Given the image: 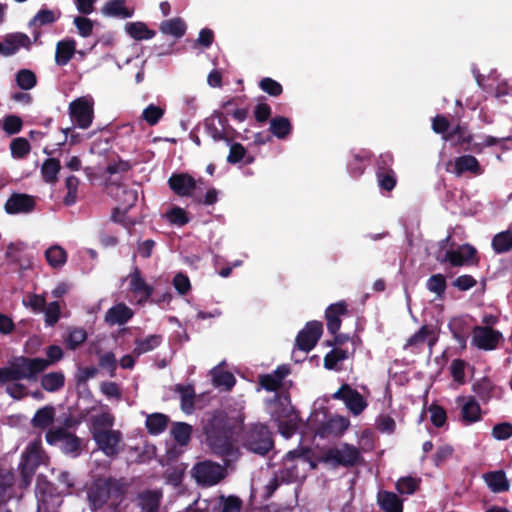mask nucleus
Instances as JSON below:
<instances>
[{
	"mask_svg": "<svg viewBox=\"0 0 512 512\" xmlns=\"http://www.w3.org/2000/svg\"><path fill=\"white\" fill-rule=\"evenodd\" d=\"M206 441L212 451L219 456H230L234 451V427L227 415L216 411L204 426Z\"/></svg>",
	"mask_w": 512,
	"mask_h": 512,
	"instance_id": "1",
	"label": "nucleus"
},
{
	"mask_svg": "<svg viewBox=\"0 0 512 512\" xmlns=\"http://www.w3.org/2000/svg\"><path fill=\"white\" fill-rule=\"evenodd\" d=\"M45 371V362L42 358L15 356L7 366L0 368V387L8 382L27 380L35 382L40 373Z\"/></svg>",
	"mask_w": 512,
	"mask_h": 512,
	"instance_id": "2",
	"label": "nucleus"
},
{
	"mask_svg": "<svg viewBox=\"0 0 512 512\" xmlns=\"http://www.w3.org/2000/svg\"><path fill=\"white\" fill-rule=\"evenodd\" d=\"M124 494V484L113 477L94 481L87 491L90 507L94 511L103 508L110 497L118 499Z\"/></svg>",
	"mask_w": 512,
	"mask_h": 512,
	"instance_id": "3",
	"label": "nucleus"
},
{
	"mask_svg": "<svg viewBox=\"0 0 512 512\" xmlns=\"http://www.w3.org/2000/svg\"><path fill=\"white\" fill-rule=\"evenodd\" d=\"M203 126L207 135L215 142L225 141L229 144L237 134L236 130L229 125L225 113L219 110L213 111L210 116L206 117Z\"/></svg>",
	"mask_w": 512,
	"mask_h": 512,
	"instance_id": "4",
	"label": "nucleus"
},
{
	"mask_svg": "<svg viewBox=\"0 0 512 512\" xmlns=\"http://www.w3.org/2000/svg\"><path fill=\"white\" fill-rule=\"evenodd\" d=\"M363 458L359 448L348 443H342L340 446L327 449L322 461L330 463L333 466H342L345 468L354 467L362 462Z\"/></svg>",
	"mask_w": 512,
	"mask_h": 512,
	"instance_id": "5",
	"label": "nucleus"
},
{
	"mask_svg": "<svg viewBox=\"0 0 512 512\" xmlns=\"http://www.w3.org/2000/svg\"><path fill=\"white\" fill-rule=\"evenodd\" d=\"M244 441L250 451L262 456L274 447L272 432L262 423L251 425L246 431Z\"/></svg>",
	"mask_w": 512,
	"mask_h": 512,
	"instance_id": "6",
	"label": "nucleus"
},
{
	"mask_svg": "<svg viewBox=\"0 0 512 512\" xmlns=\"http://www.w3.org/2000/svg\"><path fill=\"white\" fill-rule=\"evenodd\" d=\"M276 409L273 416L278 421V427L282 435L286 437L292 436L297 429V414L294 408L290 405V396L286 395H275Z\"/></svg>",
	"mask_w": 512,
	"mask_h": 512,
	"instance_id": "7",
	"label": "nucleus"
},
{
	"mask_svg": "<svg viewBox=\"0 0 512 512\" xmlns=\"http://www.w3.org/2000/svg\"><path fill=\"white\" fill-rule=\"evenodd\" d=\"M192 476L199 485L210 487L225 478L226 469L218 463L205 460L194 465Z\"/></svg>",
	"mask_w": 512,
	"mask_h": 512,
	"instance_id": "8",
	"label": "nucleus"
},
{
	"mask_svg": "<svg viewBox=\"0 0 512 512\" xmlns=\"http://www.w3.org/2000/svg\"><path fill=\"white\" fill-rule=\"evenodd\" d=\"M477 250L470 244H463L458 246L457 249H450L445 252L439 251L436 255V260L441 263H449L452 267H462L471 264H476Z\"/></svg>",
	"mask_w": 512,
	"mask_h": 512,
	"instance_id": "9",
	"label": "nucleus"
},
{
	"mask_svg": "<svg viewBox=\"0 0 512 512\" xmlns=\"http://www.w3.org/2000/svg\"><path fill=\"white\" fill-rule=\"evenodd\" d=\"M71 121L81 129H87L94 118L93 103L84 97H79L69 104Z\"/></svg>",
	"mask_w": 512,
	"mask_h": 512,
	"instance_id": "10",
	"label": "nucleus"
},
{
	"mask_svg": "<svg viewBox=\"0 0 512 512\" xmlns=\"http://www.w3.org/2000/svg\"><path fill=\"white\" fill-rule=\"evenodd\" d=\"M323 333V325L320 321L307 322L305 327L298 332L295 346L304 352L311 351L317 344Z\"/></svg>",
	"mask_w": 512,
	"mask_h": 512,
	"instance_id": "11",
	"label": "nucleus"
},
{
	"mask_svg": "<svg viewBox=\"0 0 512 512\" xmlns=\"http://www.w3.org/2000/svg\"><path fill=\"white\" fill-rule=\"evenodd\" d=\"M332 397L343 401L354 415H359L367 406L364 397L346 383L342 384Z\"/></svg>",
	"mask_w": 512,
	"mask_h": 512,
	"instance_id": "12",
	"label": "nucleus"
},
{
	"mask_svg": "<svg viewBox=\"0 0 512 512\" xmlns=\"http://www.w3.org/2000/svg\"><path fill=\"white\" fill-rule=\"evenodd\" d=\"M36 207L35 197L25 193H12L4 205L7 214H28Z\"/></svg>",
	"mask_w": 512,
	"mask_h": 512,
	"instance_id": "13",
	"label": "nucleus"
},
{
	"mask_svg": "<svg viewBox=\"0 0 512 512\" xmlns=\"http://www.w3.org/2000/svg\"><path fill=\"white\" fill-rule=\"evenodd\" d=\"M93 439L98 448L108 457H113L118 454V445L121 442L122 436L118 430L97 431L93 433Z\"/></svg>",
	"mask_w": 512,
	"mask_h": 512,
	"instance_id": "14",
	"label": "nucleus"
},
{
	"mask_svg": "<svg viewBox=\"0 0 512 512\" xmlns=\"http://www.w3.org/2000/svg\"><path fill=\"white\" fill-rule=\"evenodd\" d=\"M502 339V334L488 326H476L473 330L472 343L482 350H493Z\"/></svg>",
	"mask_w": 512,
	"mask_h": 512,
	"instance_id": "15",
	"label": "nucleus"
},
{
	"mask_svg": "<svg viewBox=\"0 0 512 512\" xmlns=\"http://www.w3.org/2000/svg\"><path fill=\"white\" fill-rule=\"evenodd\" d=\"M198 181L188 173H173L168 179L169 188L180 197L194 196L192 193L197 187Z\"/></svg>",
	"mask_w": 512,
	"mask_h": 512,
	"instance_id": "16",
	"label": "nucleus"
},
{
	"mask_svg": "<svg viewBox=\"0 0 512 512\" xmlns=\"http://www.w3.org/2000/svg\"><path fill=\"white\" fill-rule=\"evenodd\" d=\"M348 305L344 300L329 305L325 310L327 330L330 334H336L341 327V317L348 315Z\"/></svg>",
	"mask_w": 512,
	"mask_h": 512,
	"instance_id": "17",
	"label": "nucleus"
},
{
	"mask_svg": "<svg viewBox=\"0 0 512 512\" xmlns=\"http://www.w3.org/2000/svg\"><path fill=\"white\" fill-rule=\"evenodd\" d=\"M443 139L450 141L454 147L470 152H472V149H467V147H473L475 143L474 137L467 126L461 124H457L449 133L444 135Z\"/></svg>",
	"mask_w": 512,
	"mask_h": 512,
	"instance_id": "18",
	"label": "nucleus"
},
{
	"mask_svg": "<svg viewBox=\"0 0 512 512\" xmlns=\"http://www.w3.org/2000/svg\"><path fill=\"white\" fill-rule=\"evenodd\" d=\"M290 374L288 365H279L272 373L259 375L260 386L269 392H275L282 387L283 380Z\"/></svg>",
	"mask_w": 512,
	"mask_h": 512,
	"instance_id": "19",
	"label": "nucleus"
},
{
	"mask_svg": "<svg viewBox=\"0 0 512 512\" xmlns=\"http://www.w3.org/2000/svg\"><path fill=\"white\" fill-rule=\"evenodd\" d=\"M482 479L489 490L495 494L505 493L510 490V481L506 476V472L502 469L485 472L482 475Z\"/></svg>",
	"mask_w": 512,
	"mask_h": 512,
	"instance_id": "20",
	"label": "nucleus"
},
{
	"mask_svg": "<svg viewBox=\"0 0 512 512\" xmlns=\"http://www.w3.org/2000/svg\"><path fill=\"white\" fill-rule=\"evenodd\" d=\"M129 280L130 291L140 297L139 302L146 301L152 296L154 289L147 284L138 267L129 274Z\"/></svg>",
	"mask_w": 512,
	"mask_h": 512,
	"instance_id": "21",
	"label": "nucleus"
},
{
	"mask_svg": "<svg viewBox=\"0 0 512 512\" xmlns=\"http://www.w3.org/2000/svg\"><path fill=\"white\" fill-rule=\"evenodd\" d=\"M456 402H464L461 407V420L463 423L472 424L481 420V407L474 396H469L467 399L460 396Z\"/></svg>",
	"mask_w": 512,
	"mask_h": 512,
	"instance_id": "22",
	"label": "nucleus"
},
{
	"mask_svg": "<svg viewBox=\"0 0 512 512\" xmlns=\"http://www.w3.org/2000/svg\"><path fill=\"white\" fill-rule=\"evenodd\" d=\"M349 422L346 418L341 416L331 417L325 422H322L317 428V435L321 438L329 436L341 435L347 428Z\"/></svg>",
	"mask_w": 512,
	"mask_h": 512,
	"instance_id": "23",
	"label": "nucleus"
},
{
	"mask_svg": "<svg viewBox=\"0 0 512 512\" xmlns=\"http://www.w3.org/2000/svg\"><path fill=\"white\" fill-rule=\"evenodd\" d=\"M483 169L476 157L472 155H462L455 159L453 173L460 177L465 173H471L475 176L481 175Z\"/></svg>",
	"mask_w": 512,
	"mask_h": 512,
	"instance_id": "24",
	"label": "nucleus"
},
{
	"mask_svg": "<svg viewBox=\"0 0 512 512\" xmlns=\"http://www.w3.org/2000/svg\"><path fill=\"white\" fill-rule=\"evenodd\" d=\"M162 493L158 490H145L138 494L137 505L140 512H160Z\"/></svg>",
	"mask_w": 512,
	"mask_h": 512,
	"instance_id": "25",
	"label": "nucleus"
},
{
	"mask_svg": "<svg viewBox=\"0 0 512 512\" xmlns=\"http://www.w3.org/2000/svg\"><path fill=\"white\" fill-rule=\"evenodd\" d=\"M472 391L484 404L488 403L500 391L493 381L488 377H482L472 384Z\"/></svg>",
	"mask_w": 512,
	"mask_h": 512,
	"instance_id": "26",
	"label": "nucleus"
},
{
	"mask_svg": "<svg viewBox=\"0 0 512 512\" xmlns=\"http://www.w3.org/2000/svg\"><path fill=\"white\" fill-rule=\"evenodd\" d=\"M133 317V311L124 303H119L107 310L105 321L109 325H123Z\"/></svg>",
	"mask_w": 512,
	"mask_h": 512,
	"instance_id": "27",
	"label": "nucleus"
},
{
	"mask_svg": "<svg viewBox=\"0 0 512 512\" xmlns=\"http://www.w3.org/2000/svg\"><path fill=\"white\" fill-rule=\"evenodd\" d=\"M55 419V408L51 405L44 406L36 411L31 425L36 429H46L53 424Z\"/></svg>",
	"mask_w": 512,
	"mask_h": 512,
	"instance_id": "28",
	"label": "nucleus"
},
{
	"mask_svg": "<svg viewBox=\"0 0 512 512\" xmlns=\"http://www.w3.org/2000/svg\"><path fill=\"white\" fill-rule=\"evenodd\" d=\"M76 43L74 40L59 41L56 45L55 62L58 66H65L75 54Z\"/></svg>",
	"mask_w": 512,
	"mask_h": 512,
	"instance_id": "29",
	"label": "nucleus"
},
{
	"mask_svg": "<svg viewBox=\"0 0 512 512\" xmlns=\"http://www.w3.org/2000/svg\"><path fill=\"white\" fill-rule=\"evenodd\" d=\"M293 130L290 120L284 116L271 118L269 131L278 139H286Z\"/></svg>",
	"mask_w": 512,
	"mask_h": 512,
	"instance_id": "30",
	"label": "nucleus"
},
{
	"mask_svg": "<svg viewBox=\"0 0 512 512\" xmlns=\"http://www.w3.org/2000/svg\"><path fill=\"white\" fill-rule=\"evenodd\" d=\"M379 505L385 512H402L403 501L394 492L383 491L378 496Z\"/></svg>",
	"mask_w": 512,
	"mask_h": 512,
	"instance_id": "31",
	"label": "nucleus"
},
{
	"mask_svg": "<svg viewBox=\"0 0 512 512\" xmlns=\"http://www.w3.org/2000/svg\"><path fill=\"white\" fill-rule=\"evenodd\" d=\"M159 30L166 35H171L176 39L183 37L186 33V23L179 17L161 22Z\"/></svg>",
	"mask_w": 512,
	"mask_h": 512,
	"instance_id": "32",
	"label": "nucleus"
},
{
	"mask_svg": "<svg viewBox=\"0 0 512 512\" xmlns=\"http://www.w3.org/2000/svg\"><path fill=\"white\" fill-rule=\"evenodd\" d=\"M161 343L162 336L158 334L149 335L144 339L137 338L134 341L135 347L133 349V354L140 356L156 349Z\"/></svg>",
	"mask_w": 512,
	"mask_h": 512,
	"instance_id": "33",
	"label": "nucleus"
},
{
	"mask_svg": "<svg viewBox=\"0 0 512 512\" xmlns=\"http://www.w3.org/2000/svg\"><path fill=\"white\" fill-rule=\"evenodd\" d=\"M436 340L433 329L427 325H423L416 333L407 339L404 348L409 346H418L425 342H428V344L432 346L435 344Z\"/></svg>",
	"mask_w": 512,
	"mask_h": 512,
	"instance_id": "34",
	"label": "nucleus"
},
{
	"mask_svg": "<svg viewBox=\"0 0 512 512\" xmlns=\"http://www.w3.org/2000/svg\"><path fill=\"white\" fill-rule=\"evenodd\" d=\"M41 387L47 392H56L64 387L65 376L61 371L44 374L40 379Z\"/></svg>",
	"mask_w": 512,
	"mask_h": 512,
	"instance_id": "35",
	"label": "nucleus"
},
{
	"mask_svg": "<svg viewBox=\"0 0 512 512\" xmlns=\"http://www.w3.org/2000/svg\"><path fill=\"white\" fill-rule=\"evenodd\" d=\"M175 391L179 393L181 398V409L185 413H191L194 409V399L196 396L195 389L193 385H182L177 384L175 386Z\"/></svg>",
	"mask_w": 512,
	"mask_h": 512,
	"instance_id": "36",
	"label": "nucleus"
},
{
	"mask_svg": "<svg viewBox=\"0 0 512 512\" xmlns=\"http://www.w3.org/2000/svg\"><path fill=\"white\" fill-rule=\"evenodd\" d=\"M61 170L60 161L56 158H47L41 167V175L44 182L55 184L58 181V174Z\"/></svg>",
	"mask_w": 512,
	"mask_h": 512,
	"instance_id": "37",
	"label": "nucleus"
},
{
	"mask_svg": "<svg viewBox=\"0 0 512 512\" xmlns=\"http://www.w3.org/2000/svg\"><path fill=\"white\" fill-rule=\"evenodd\" d=\"M491 246L496 254H504L512 251V231L506 230L495 234Z\"/></svg>",
	"mask_w": 512,
	"mask_h": 512,
	"instance_id": "38",
	"label": "nucleus"
},
{
	"mask_svg": "<svg viewBox=\"0 0 512 512\" xmlns=\"http://www.w3.org/2000/svg\"><path fill=\"white\" fill-rule=\"evenodd\" d=\"M126 32L134 40H147L155 36V31L147 27L143 22H130L125 26Z\"/></svg>",
	"mask_w": 512,
	"mask_h": 512,
	"instance_id": "39",
	"label": "nucleus"
},
{
	"mask_svg": "<svg viewBox=\"0 0 512 512\" xmlns=\"http://www.w3.org/2000/svg\"><path fill=\"white\" fill-rule=\"evenodd\" d=\"M169 418L162 413H153L146 418V428L149 434L158 435L168 426Z\"/></svg>",
	"mask_w": 512,
	"mask_h": 512,
	"instance_id": "40",
	"label": "nucleus"
},
{
	"mask_svg": "<svg viewBox=\"0 0 512 512\" xmlns=\"http://www.w3.org/2000/svg\"><path fill=\"white\" fill-rule=\"evenodd\" d=\"M126 0H111L102 8V13L107 16L130 18L133 11L125 7Z\"/></svg>",
	"mask_w": 512,
	"mask_h": 512,
	"instance_id": "41",
	"label": "nucleus"
},
{
	"mask_svg": "<svg viewBox=\"0 0 512 512\" xmlns=\"http://www.w3.org/2000/svg\"><path fill=\"white\" fill-rule=\"evenodd\" d=\"M300 457L297 451H289L285 455L284 469L281 471V478L287 482H294L298 479V467L293 461Z\"/></svg>",
	"mask_w": 512,
	"mask_h": 512,
	"instance_id": "42",
	"label": "nucleus"
},
{
	"mask_svg": "<svg viewBox=\"0 0 512 512\" xmlns=\"http://www.w3.org/2000/svg\"><path fill=\"white\" fill-rule=\"evenodd\" d=\"M171 434L177 444L186 446L191 440L192 426L186 422H176L172 426Z\"/></svg>",
	"mask_w": 512,
	"mask_h": 512,
	"instance_id": "43",
	"label": "nucleus"
},
{
	"mask_svg": "<svg viewBox=\"0 0 512 512\" xmlns=\"http://www.w3.org/2000/svg\"><path fill=\"white\" fill-rule=\"evenodd\" d=\"M115 418L114 416L108 412H102L99 415L93 416L91 418V433L97 431H108L114 425Z\"/></svg>",
	"mask_w": 512,
	"mask_h": 512,
	"instance_id": "44",
	"label": "nucleus"
},
{
	"mask_svg": "<svg viewBox=\"0 0 512 512\" xmlns=\"http://www.w3.org/2000/svg\"><path fill=\"white\" fill-rule=\"evenodd\" d=\"M45 258L53 268H61L67 261V253L62 247L54 245L45 251Z\"/></svg>",
	"mask_w": 512,
	"mask_h": 512,
	"instance_id": "45",
	"label": "nucleus"
},
{
	"mask_svg": "<svg viewBox=\"0 0 512 512\" xmlns=\"http://www.w3.org/2000/svg\"><path fill=\"white\" fill-rule=\"evenodd\" d=\"M376 179L381 190L391 192L397 184V175L394 169L376 171Z\"/></svg>",
	"mask_w": 512,
	"mask_h": 512,
	"instance_id": "46",
	"label": "nucleus"
},
{
	"mask_svg": "<svg viewBox=\"0 0 512 512\" xmlns=\"http://www.w3.org/2000/svg\"><path fill=\"white\" fill-rule=\"evenodd\" d=\"M349 358L347 350L335 347L324 357V367L327 370H336L337 364Z\"/></svg>",
	"mask_w": 512,
	"mask_h": 512,
	"instance_id": "47",
	"label": "nucleus"
},
{
	"mask_svg": "<svg viewBox=\"0 0 512 512\" xmlns=\"http://www.w3.org/2000/svg\"><path fill=\"white\" fill-rule=\"evenodd\" d=\"M421 479L412 476L401 477L396 482V490L400 494H414L420 487Z\"/></svg>",
	"mask_w": 512,
	"mask_h": 512,
	"instance_id": "48",
	"label": "nucleus"
},
{
	"mask_svg": "<svg viewBox=\"0 0 512 512\" xmlns=\"http://www.w3.org/2000/svg\"><path fill=\"white\" fill-rule=\"evenodd\" d=\"M370 158L368 153L360 154L356 153L353 155V159L348 163V171L354 178L360 177L366 168L365 161Z\"/></svg>",
	"mask_w": 512,
	"mask_h": 512,
	"instance_id": "49",
	"label": "nucleus"
},
{
	"mask_svg": "<svg viewBox=\"0 0 512 512\" xmlns=\"http://www.w3.org/2000/svg\"><path fill=\"white\" fill-rule=\"evenodd\" d=\"M10 150L13 158L23 159L30 153L31 146L26 138L17 137L11 141Z\"/></svg>",
	"mask_w": 512,
	"mask_h": 512,
	"instance_id": "50",
	"label": "nucleus"
},
{
	"mask_svg": "<svg viewBox=\"0 0 512 512\" xmlns=\"http://www.w3.org/2000/svg\"><path fill=\"white\" fill-rule=\"evenodd\" d=\"M78 186L79 179L76 176L70 175L66 178L65 187L67 189V194L63 198V203L66 206H72L76 203Z\"/></svg>",
	"mask_w": 512,
	"mask_h": 512,
	"instance_id": "51",
	"label": "nucleus"
},
{
	"mask_svg": "<svg viewBox=\"0 0 512 512\" xmlns=\"http://www.w3.org/2000/svg\"><path fill=\"white\" fill-rule=\"evenodd\" d=\"M87 339V332L83 328H73L65 338L66 347L70 350L77 349Z\"/></svg>",
	"mask_w": 512,
	"mask_h": 512,
	"instance_id": "52",
	"label": "nucleus"
},
{
	"mask_svg": "<svg viewBox=\"0 0 512 512\" xmlns=\"http://www.w3.org/2000/svg\"><path fill=\"white\" fill-rule=\"evenodd\" d=\"M426 287L430 292L435 293L441 298L447 288L445 276L442 274H434L430 276L426 282Z\"/></svg>",
	"mask_w": 512,
	"mask_h": 512,
	"instance_id": "53",
	"label": "nucleus"
},
{
	"mask_svg": "<svg viewBox=\"0 0 512 512\" xmlns=\"http://www.w3.org/2000/svg\"><path fill=\"white\" fill-rule=\"evenodd\" d=\"M16 82L22 90H30L36 85L37 78L33 71L21 69L16 74Z\"/></svg>",
	"mask_w": 512,
	"mask_h": 512,
	"instance_id": "54",
	"label": "nucleus"
},
{
	"mask_svg": "<svg viewBox=\"0 0 512 512\" xmlns=\"http://www.w3.org/2000/svg\"><path fill=\"white\" fill-rule=\"evenodd\" d=\"M45 314V323L47 326L53 327L60 319L61 307L58 301L50 302L46 304L43 310Z\"/></svg>",
	"mask_w": 512,
	"mask_h": 512,
	"instance_id": "55",
	"label": "nucleus"
},
{
	"mask_svg": "<svg viewBox=\"0 0 512 512\" xmlns=\"http://www.w3.org/2000/svg\"><path fill=\"white\" fill-rule=\"evenodd\" d=\"M98 365L100 368L108 371L110 377L116 375L117 360L115 354L111 351L105 352L99 356Z\"/></svg>",
	"mask_w": 512,
	"mask_h": 512,
	"instance_id": "56",
	"label": "nucleus"
},
{
	"mask_svg": "<svg viewBox=\"0 0 512 512\" xmlns=\"http://www.w3.org/2000/svg\"><path fill=\"white\" fill-rule=\"evenodd\" d=\"M259 87L262 91L273 97H278L283 93L282 85L270 77L261 79Z\"/></svg>",
	"mask_w": 512,
	"mask_h": 512,
	"instance_id": "57",
	"label": "nucleus"
},
{
	"mask_svg": "<svg viewBox=\"0 0 512 512\" xmlns=\"http://www.w3.org/2000/svg\"><path fill=\"white\" fill-rule=\"evenodd\" d=\"M164 115V110L154 104L148 105L142 113L143 119L150 125H156Z\"/></svg>",
	"mask_w": 512,
	"mask_h": 512,
	"instance_id": "58",
	"label": "nucleus"
},
{
	"mask_svg": "<svg viewBox=\"0 0 512 512\" xmlns=\"http://www.w3.org/2000/svg\"><path fill=\"white\" fill-rule=\"evenodd\" d=\"M168 221L177 226H184L189 222L187 212L181 207H173L166 214Z\"/></svg>",
	"mask_w": 512,
	"mask_h": 512,
	"instance_id": "59",
	"label": "nucleus"
},
{
	"mask_svg": "<svg viewBox=\"0 0 512 512\" xmlns=\"http://www.w3.org/2000/svg\"><path fill=\"white\" fill-rule=\"evenodd\" d=\"M57 20L55 13L49 9H41L37 12V14L30 21L29 25H38L44 26L48 24H52Z\"/></svg>",
	"mask_w": 512,
	"mask_h": 512,
	"instance_id": "60",
	"label": "nucleus"
},
{
	"mask_svg": "<svg viewBox=\"0 0 512 512\" xmlns=\"http://www.w3.org/2000/svg\"><path fill=\"white\" fill-rule=\"evenodd\" d=\"M464 322L460 318L453 319L449 327L452 331L454 339L464 348L466 346L467 335L463 330Z\"/></svg>",
	"mask_w": 512,
	"mask_h": 512,
	"instance_id": "61",
	"label": "nucleus"
},
{
	"mask_svg": "<svg viewBox=\"0 0 512 512\" xmlns=\"http://www.w3.org/2000/svg\"><path fill=\"white\" fill-rule=\"evenodd\" d=\"M23 126V121L19 116L16 115H8L4 118L3 121V130L9 134L14 135L21 131Z\"/></svg>",
	"mask_w": 512,
	"mask_h": 512,
	"instance_id": "62",
	"label": "nucleus"
},
{
	"mask_svg": "<svg viewBox=\"0 0 512 512\" xmlns=\"http://www.w3.org/2000/svg\"><path fill=\"white\" fill-rule=\"evenodd\" d=\"M465 367L466 362L462 359H454L451 362L450 372L453 380L458 384L465 383Z\"/></svg>",
	"mask_w": 512,
	"mask_h": 512,
	"instance_id": "63",
	"label": "nucleus"
},
{
	"mask_svg": "<svg viewBox=\"0 0 512 512\" xmlns=\"http://www.w3.org/2000/svg\"><path fill=\"white\" fill-rule=\"evenodd\" d=\"M491 435L496 440H507L512 437V424L509 422L498 423L493 426Z\"/></svg>",
	"mask_w": 512,
	"mask_h": 512,
	"instance_id": "64",
	"label": "nucleus"
}]
</instances>
